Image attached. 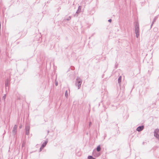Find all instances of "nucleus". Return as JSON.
<instances>
[{"label":"nucleus","mask_w":159,"mask_h":159,"mask_svg":"<svg viewBox=\"0 0 159 159\" xmlns=\"http://www.w3.org/2000/svg\"><path fill=\"white\" fill-rule=\"evenodd\" d=\"M101 150H93V155L95 157L99 156L101 153Z\"/></svg>","instance_id":"obj_1"},{"label":"nucleus","mask_w":159,"mask_h":159,"mask_svg":"<svg viewBox=\"0 0 159 159\" xmlns=\"http://www.w3.org/2000/svg\"><path fill=\"white\" fill-rule=\"evenodd\" d=\"M82 82V81L80 79V78L77 77V78L76 85V86H77L78 89H79L80 88L81 84Z\"/></svg>","instance_id":"obj_2"},{"label":"nucleus","mask_w":159,"mask_h":159,"mask_svg":"<svg viewBox=\"0 0 159 159\" xmlns=\"http://www.w3.org/2000/svg\"><path fill=\"white\" fill-rule=\"evenodd\" d=\"M154 135L157 139H159V129H156L155 130Z\"/></svg>","instance_id":"obj_3"},{"label":"nucleus","mask_w":159,"mask_h":159,"mask_svg":"<svg viewBox=\"0 0 159 159\" xmlns=\"http://www.w3.org/2000/svg\"><path fill=\"white\" fill-rule=\"evenodd\" d=\"M135 33H139V25L138 23L136 22L135 26Z\"/></svg>","instance_id":"obj_4"},{"label":"nucleus","mask_w":159,"mask_h":159,"mask_svg":"<svg viewBox=\"0 0 159 159\" xmlns=\"http://www.w3.org/2000/svg\"><path fill=\"white\" fill-rule=\"evenodd\" d=\"M30 126L29 125H27L25 127V133L26 134L28 135L29 134V130Z\"/></svg>","instance_id":"obj_5"},{"label":"nucleus","mask_w":159,"mask_h":159,"mask_svg":"<svg viewBox=\"0 0 159 159\" xmlns=\"http://www.w3.org/2000/svg\"><path fill=\"white\" fill-rule=\"evenodd\" d=\"M17 126L16 125H15L13 129L12 133L13 134H15L16 132Z\"/></svg>","instance_id":"obj_6"},{"label":"nucleus","mask_w":159,"mask_h":159,"mask_svg":"<svg viewBox=\"0 0 159 159\" xmlns=\"http://www.w3.org/2000/svg\"><path fill=\"white\" fill-rule=\"evenodd\" d=\"M144 128V126L143 125L139 126L136 129V130L139 132L141 131Z\"/></svg>","instance_id":"obj_7"},{"label":"nucleus","mask_w":159,"mask_h":159,"mask_svg":"<svg viewBox=\"0 0 159 159\" xmlns=\"http://www.w3.org/2000/svg\"><path fill=\"white\" fill-rule=\"evenodd\" d=\"M48 143V141H46L44 143H43L41 146L40 147V149H42Z\"/></svg>","instance_id":"obj_8"},{"label":"nucleus","mask_w":159,"mask_h":159,"mask_svg":"<svg viewBox=\"0 0 159 159\" xmlns=\"http://www.w3.org/2000/svg\"><path fill=\"white\" fill-rule=\"evenodd\" d=\"M157 17H158V16H156V17H155V18H154L153 20V21L152 22V24L151 25V26H152L153 24L154 23V22H155L156 20L157 19Z\"/></svg>","instance_id":"obj_9"},{"label":"nucleus","mask_w":159,"mask_h":159,"mask_svg":"<svg viewBox=\"0 0 159 159\" xmlns=\"http://www.w3.org/2000/svg\"><path fill=\"white\" fill-rule=\"evenodd\" d=\"M121 76H120L119 77L118 79V83H120L121 82Z\"/></svg>","instance_id":"obj_10"},{"label":"nucleus","mask_w":159,"mask_h":159,"mask_svg":"<svg viewBox=\"0 0 159 159\" xmlns=\"http://www.w3.org/2000/svg\"><path fill=\"white\" fill-rule=\"evenodd\" d=\"M80 11L77 10V11H76L75 14L74 15V16H78V13H79L80 12Z\"/></svg>","instance_id":"obj_11"},{"label":"nucleus","mask_w":159,"mask_h":159,"mask_svg":"<svg viewBox=\"0 0 159 159\" xmlns=\"http://www.w3.org/2000/svg\"><path fill=\"white\" fill-rule=\"evenodd\" d=\"M65 96L67 98L68 96V92L67 90H66L65 92Z\"/></svg>","instance_id":"obj_12"},{"label":"nucleus","mask_w":159,"mask_h":159,"mask_svg":"<svg viewBox=\"0 0 159 159\" xmlns=\"http://www.w3.org/2000/svg\"><path fill=\"white\" fill-rule=\"evenodd\" d=\"M88 159H95V158H94L92 156H89L88 157Z\"/></svg>","instance_id":"obj_13"},{"label":"nucleus","mask_w":159,"mask_h":159,"mask_svg":"<svg viewBox=\"0 0 159 159\" xmlns=\"http://www.w3.org/2000/svg\"><path fill=\"white\" fill-rule=\"evenodd\" d=\"M9 83L7 81H6L5 82V85L6 87H7L8 86Z\"/></svg>","instance_id":"obj_14"},{"label":"nucleus","mask_w":159,"mask_h":159,"mask_svg":"<svg viewBox=\"0 0 159 159\" xmlns=\"http://www.w3.org/2000/svg\"><path fill=\"white\" fill-rule=\"evenodd\" d=\"M136 34V37L137 38H138L139 36V33H135Z\"/></svg>","instance_id":"obj_15"},{"label":"nucleus","mask_w":159,"mask_h":159,"mask_svg":"<svg viewBox=\"0 0 159 159\" xmlns=\"http://www.w3.org/2000/svg\"><path fill=\"white\" fill-rule=\"evenodd\" d=\"M71 19V17L70 16H69L67 19H66L67 20H70Z\"/></svg>","instance_id":"obj_16"},{"label":"nucleus","mask_w":159,"mask_h":159,"mask_svg":"<svg viewBox=\"0 0 159 159\" xmlns=\"http://www.w3.org/2000/svg\"><path fill=\"white\" fill-rule=\"evenodd\" d=\"M81 9V7L80 6H79L78 7V10L80 11Z\"/></svg>","instance_id":"obj_17"},{"label":"nucleus","mask_w":159,"mask_h":159,"mask_svg":"<svg viewBox=\"0 0 159 159\" xmlns=\"http://www.w3.org/2000/svg\"><path fill=\"white\" fill-rule=\"evenodd\" d=\"M101 148L100 146L99 145L97 147L96 149H101Z\"/></svg>","instance_id":"obj_18"},{"label":"nucleus","mask_w":159,"mask_h":159,"mask_svg":"<svg viewBox=\"0 0 159 159\" xmlns=\"http://www.w3.org/2000/svg\"><path fill=\"white\" fill-rule=\"evenodd\" d=\"M55 85L57 86L58 85V83L57 82H55Z\"/></svg>","instance_id":"obj_19"},{"label":"nucleus","mask_w":159,"mask_h":159,"mask_svg":"<svg viewBox=\"0 0 159 159\" xmlns=\"http://www.w3.org/2000/svg\"><path fill=\"white\" fill-rule=\"evenodd\" d=\"M3 98L5 99L6 98V95H5L3 97Z\"/></svg>","instance_id":"obj_20"},{"label":"nucleus","mask_w":159,"mask_h":159,"mask_svg":"<svg viewBox=\"0 0 159 159\" xmlns=\"http://www.w3.org/2000/svg\"><path fill=\"white\" fill-rule=\"evenodd\" d=\"M91 125H92V123L91 122H90L89 123V126H90Z\"/></svg>","instance_id":"obj_21"},{"label":"nucleus","mask_w":159,"mask_h":159,"mask_svg":"<svg viewBox=\"0 0 159 159\" xmlns=\"http://www.w3.org/2000/svg\"><path fill=\"white\" fill-rule=\"evenodd\" d=\"M108 21L109 22H111V19H110L108 20Z\"/></svg>","instance_id":"obj_22"},{"label":"nucleus","mask_w":159,"mask_h":159,"mask_svg":"<svg viewBox=\"0 0 159 159\" xmlns=\"http://www.w3.org/2000/svg\"><path fill=\"white\" fill-rule=\"evenodd\" d=\"M24 143L22 144V146L23 147L24 146Z\"/></svg>","instance_id":"obj_23"},{"label":"nucleus","mask_w":159,"mask_h":159,"mask_svg":"<svg viewBox=\"0 0 159 159\" xmlns=\"http://www.w3.org/2000/svg\"><path fill=\"white\" fill-rule=\"evenodd\" d=\"M21 127H22V126H20V128H21Z\"/></svg>","instance_id":"obj_24"},{"label":"nucleus","mask_w":159,"mask_h":159,"mask_svg":"<svg viewBox=\"0 0 159 159\" xmlns=\"http://www.w3.org/2000/svg\"><path fill=\"white\" fill-rule=\"evenodd\" d=\"M42 150H40V152Z\"/></svg>","instance_id":"obj_25"}]
</instances>
